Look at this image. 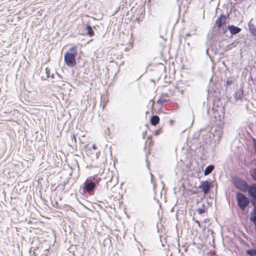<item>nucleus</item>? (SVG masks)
Masks as SVG:
<instances>
[{
	"mask_svg": "<svg viewBox=\"0 0 256 256\" xmlns=\"http://www.w3.org/2000/svg\"><path fill=\"white\" fill-rule=\"evenodd\" d=\"M247 191L249 196L252 198L251 202L254 206L250 214V220L252 222H256V184L248 186Z\"/></svg>",
	"mask_w": 256,
	"mask_h": 256,
	"instance_id": "1",
	"label": "nucleus"
},
{
	"mask_svg": "<svg viewBox=\"0 0 256 256\" xmlns=\"http://www.w3.org/2000/svg\"><path fill=\"white\" fill-rule=\"evenodd\" d=\"M238 206L242 210H244L250 204V200L244 194L238 192L236 195Z\"/></svg>",
	"mask_w": 256,
	"mask_h": 256,
	"instance_id": "2",
	"label": "nucleus"
},
{
	"mask_svg": "<svg viewBox=\"0 0 256 256\" xmlns=\"http://www.w3.org/2000/svg\"><path fill=\"white\" fill-rule=\"evenodd\" d=\"M76 54L66 52L64 60L66 64L69 67H74L76 64Z\"/></svg>",
	"mask_w": 256,
	"mask_h": 256,
	"instance_id": "3",
	"label": "nucleus"
},
{
	"mask_svg": "<svg viewBox=\"0 0 256 256\" xmlns=\"http://www.w3.org/2000/svg\"><path fill=\"white\" fill-rule=\"evenodd\" d=\"M96 188L95 182L91 180H86L82 186L84 190L90 194H93Z\"/></svg>",
	"mask_w": 256,
	"mask_h": 256,
	"instance_id": "4",
	"label": "nucleus"
},
{
	"mask_svg": "<svg viewBox=\"0 0 256 256\" xmlns=\"http://www.w3.org/2000/svg\"><path fill=\"white\" fill-rule=\"evenodd\" d=\"M234 186L242 192H246L248 189V185L244 180L238 179L234 182Z\"/></svg>",
	"mask_w": 256,
	"mask_h": 256,
	"instance_id": "5",
	"label": "nucleus"
},
{
	"mask_svg": "<svg viewBox=\"0 0 256 256\" xmlns=\"http://www.w3.org/2000/svg\"><path fill=\"white\" fill-rule=\"evenodd\" d=\"M212 184L208 180H206L201 182L199 188L202 190L204 194H206L208 192Z\"/></svg>",
	"mask_w": 256,
	"mask_h": 256,
	"instance_id": "6",
	"label": "nucleus"
},
{
	"mask_svg": "<svg viewBox=\"0 0 256 256\" xmlns=\"http://www.w3.org/2000/svg\"><path fill=\"white\" fill-rule=\"evenodd\" d=\"M226 17L224 14H221L220 16L216 20L214 23V27H218V28H220L223 22H224L226 20Z\"/></svg>",
	"mask_w": 256,
	"mask_h": 256,
	"instance_id": "7",
	"label": "nucleus"
},
{
	"mask_svg": "<svg viewBox=\"0 0 256 256\" xmlns=\"http://www.w3.org/2000/svg\"><path fill=\"white\" fill-rule=\"evenodd\" d=\"M228 28L230 31V34L233 35L236 34L241 31L240 28L233 25L228 26Z\"/></svg>",
	"mask_w": 256,
	"mask_h": 256,
	"instance_id": "8",
	"label": "nucleus"
},
{
	"mask_svg": "<svg viewBox=\"0 0 256 256\" xmlns=\"http://www.w3.org/2000/svg\"><path fill=\"white\" fill-rule=\"evenodd\" d=\"M244 91L242 88H240L234 93V97L236 100H242L244 98Z\"/></svg>",
	"mask_w": 256,
	"mask_h": 256,
	"instance_id": "9",
	"label": "nucleus"
},
{
	"mask_svg": "<svg viewBox=\"0 0 256 256\" xmlns=\"http://www.w3.org/2000/svg\"><path fill=\"white\" fill-rule=\"evenodd\" d=\"M159 121L160 118L156 115L153 116L150 119V123L153 126H156L159 122Z\"/></svg>",
	"mask_w": 256,
	"mask_h": 256,
	"instance_id": "10",
	"label": "nucleus"
},
{
	"mask_svg": "<svg viewBox=\"0 0 256 256\" xmlns=\"http://www.w3.org/2000/svg\"><path fill=\"white\" fill-rule=\"evenodd\" d=\"M214 169V166L213 165H210L208 166L204 172V176H207L212 172Z\"/></svg>",
	"mask_w": 256,
	"mask_h": 256,
	"instance_id": "11",
	"label": "nucleus"
},
{
	"mask_svg": "<svg viewBox=\"0 0 256 256\" xmlns=\"http://www.w3.org/2000/svg\"><path fill=\"white\" fill-rule=\"evenodd\" d=\"M206 206L204 204H202V207L199 208L197 209L196 212H198L200 214H202L206 212Z\"/></svg>",
	"mask_w": 256,
	"mask_h": 256,
	"instance_id": "12",
	"label": "nucleus"
},
{
	"mask_svg": "<svg viewBox=\"0 0 256 256\" xmlns=\"http://www.w3.org/2000/svg\"><path fill=\"white\" fill-rule=\"evenodd\" d=\"M86 28L88 31L87 34L88 35L90 36H93L94 34V32L92 30V26L88 25L86 26Z\"/></svg>",
	"mask_w": 256,
	"mask_h": 256,
	"instance_id": "13",
	"label": "nucleus"
},
{
	"mask_svg": "<svg viewBox=\"0 0 256 256\" xmlns=\"http://www.w3.org/2000/svg\"><path fill=\"white\" fill-rule=\"evenodd\" d=\"M67 52L72 53V54H76V55L77 54L76 47L73 46V47L70 48L68 52Z\"/></svg>",
	"mask_w": 256,
	"mask_h": 256,
	"instance_id": "14",
	"label": "nucleus"
},
{
	"mask_svg": "<svg viewBox=\"0 0 256 256\" xmlns=\"http://www.w3.org/2000/svg\"><path fill=\"white\" fill-rule=\"evenodd\" d=\"M218 134H217V132H216V133L214 134V137L217 138V140H219L220 138V134L222 133L221 129L219 128L218 131Z\"/></svg>",
	"mask_w": 256,
	"mask_h": 256,
	"instance_id": "15",
	"label": "nucleus"
},
{
	"mask_svg": "<svg viewBox=\"0 0 256 256\" xmlns=\"http://www.w3.org/2000/svg\"><path fill=\"white\" fill-rule=\"evenodd\" d=\"M249 28L250 32H252L253 34H256V29L254 28L253 25H252L250 24H249Z\"/></svg>",
	"mask_w": 256,
	"mask_h": 256,
	"instance_id": "16",
	"label": "nucleus"
},
{
	"mask_svg": "<svg viewBox=\"0 0 256 256\" xmlns=\"http://www.w3.org/2000/svg\"><path fill=\"white\" fill-rule=\"evenodd\" d=\"M247 254L250 256H253L254 255L256 256V248L255 250H248L247 252Z\"/></svg>",
	"mask_w": 256,
	"mask_h": 256,
	"instance_id": "17",
	"label": "nucleus"
},
{
	"mask_svg": "<svg viewBox=\"0 0 256 256\" xmlns=\"http://www.w3.org/2000/svg\"><path fill=\"white\" fill-rule=\"evenodd\" d=\"M166 102V100L163 98H160L158 100L157 102L158 104H162Z\"/></svg>",
	"mask_w": 256,
	"mask_h": 256,
	"instance_id": "18",
	"label": "nucleus"
},
{
	"mask_svg": "<svg viewBox=\"0 0 256 256\" xmlns=\"http://www.w3.org/2000/svg\"><path fill=\"white\" fill-rule=\"evenodd\" d=\"M233 45H234L233 44H229L228 46L226 48V50H231L233 47Z\"/></svg>",
	"mask_w": 256,
	"mask_h": 256,
	"instance_id": "19",
	"label": "nucleus"
},
{
	"mask_svg": "<svg viewBox=\"0 0 256 256\" xmlns=\"http://www.w3.org/2000/svg\"><path fill=\"white\" fill-rule=\"evenodd\" d=\"M233 84V80H228L226 82V85L228 86H230Z\"/></svg>",
	"mask_w": 256,
	"mask_h": 256,
	"instance_id": "20",
	"label": "nucleus"
},
{
	"mask_svg": "<svg viewBox=\"0 0 256 256\" xmlns=\"http://www.w3.org/2000/svg\"><path fill=\"white\" fill-rule=\"evenodd\" d=\"M252 178L256 180V169L254 170V172L252 175Z\"/></svg>",
	"mask_w": 256,
	"mask_h": 256,
	"instance_id": "21",
	"label": "nucleus"
},
{
	"mask_svg": "<svg viewBox=\"0 0 256 256\" xmlns=\"http://www.w3.org/2000/svg\"><path fill=\"white\" fill-rule=\"evenodd\" d=\"M46 73L47 74V76L48 77H49V72H50V70H48V68H46Z\"/></svg>",
	"mask_w": 256,
	"mask_h": 256,
	"instance_id": "22",
	"label": "nucleus"
},
{
	"mask_svg": "<svg viewBox=\"0 0 256 256\" xmlns=\"http://www.w3.org/2000/svg\"><path fill=\"white\" fill-rule=\"evenodd\" d=\"M92 148L94 149V150H96L97 149V147L96 146L95 144H93L92 146Z\"/></svg>",
	"mask_w": 256,
	"mask_h": 256,
	"instance_id": "23",
	"label": "nucleus"
},
{
	"mask_svg": "<svg viewBox=\"0 0 256 256\" xmlns=\"http://www.w3.org/2000/svg\"><path fill=\"white\" fill-rule=\"evenodd\" d=\"M196 222L198 224L199 226H200V222L198 220H196Z\"/></svg>",
	"mask_w": 256,
	"mask_h": 256,
	"instance_id": "24",
	"label": "nucleus"
},
{
	"mask_svg": "<svg viewBox=\"0 0 256 256\" xmlns=\"http://www.w3.org/2000/svg\"><path fill=\"white\" fill-rule=\"evenodd\" d=\"M186 36H190V34H189V33H188V34H186Z\"/></svg>",
	"mask_w": 256,
	"mask_h": 256,
	"instance_id": "25",
	"label": "nucleus"
},
{
	"mask_svg": "<svg viewBox=\"0 0 256 256\" xmlns=\"http://www.w3.org/2000/svg\"><path fill=\"white\" fill-rule=\"evenodd\" d=\"M158 134H159L158 132H156L155 134H156V135H158Z\"/></svg>",
	"mask_w": 256,
	"mask_h": 256,
	"instance_id": "26",
	"label": "nucleus"
},
{
	"mask_svg": "<svg viewBox=\"0 0 256 256\" xmlns=\"http://www.w3.org/2000/svg\"><path fill=\"white\" fill-rule=\"evenodd\" d=\"M178 1L179 0H177Z\"/></svg>",
	"mask_w": 256,
	"mask_h": 256,
	"instance_id": "27",
	"label": "nucleus"
}]
</instances>
